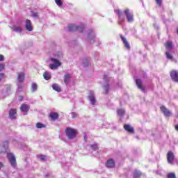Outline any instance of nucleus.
Here are the masks:
<instances>
[{
	"label": "nucleus",
	"mask_w": 178,
	"mask_h": 178,
	"mask_svg": "<svg viewBox=\"0 0 178 178\" xmlns=\"http://www.w3.org/2000/svg\"><path fill=\"white\" fill-rule=\"evenodd\" d=\"M115 13H117V15H118L119 19H120L121 22H124V18H122V11L120 10H117L115 11Z\"/></svg>",
	"instance_id": "obj_23"
},
{
	"label": "nucleus",
	"mask_w": 178,
	"mask_h": 178,
	"mask_svg": "<svg viewBox=\"0 0 178 178\" xmlns=\"http://www.w3.org/2000/svg\"><path fill=\"white\" fill-rule=\"evenodd\" d=\"M158 6H162V0H155Z\"/></svg>",
	"instance_id": "obj_37"
},
{
	"label": "nucleus",
	"mask_w": 178,
	"mask_h": 178,
	"mask_svg": "<svg viewBox=\"0 0 178 178\" xmlns=\"http://www.w3.org/2000/svg\"><path fill=\"white\" fill-rule=\"evenodd\" d=\"M38 158H40V159H41V161H45V159H47V156H45L44 155H39Z\"/></svg>",
	"instance_id": "obj_36"
},
{
	"label": "nucleus",
	"mask_w": 178,
	"mask_h": 178,
	"mask_svg": "<svg viewBox=\"0 0 178 178\" xmlns=\"http://www.w3.org/2000/svg\"><path fill=\"white\" fill-rule=\"evenodd\" d=\"M90 148L91 149H92V151L98 152V145L97 144L91 145Z\"/></svg>",
	"instance_id": "obj_29"
},
{
	"label": "nucleus",
	"mask_w": 178,
	"mask_h": 178,
	"mask_svg": "<svg viewBox=\"0 0 178 178\" xmlns=\"http://www.w3.org/2000/svg\"><path fill=\"white\" fill-rule=\"evenodd\" d=\"M21 89H22V87H20V86L18 85L17 92H19V91H20Z\"/></svg>",
	"instance_id": "obj_45"
},
{
	"label": "nucleus",
	"mask_w": 178,
	"mask_h": 178,
	"mask_svg": "<svg viewBox=\"0 0 178 178\" xmlns=\"http://www.w3.org/2000/svg\"><path fill=\"white\" fill-rule=\"evenodd\" d=\"M26 29L28 31H33V25L31 24V21L26 19Z\"/></svg>",
	"instance_id": "obj_14"
},
{
	"label": "nucleus",
	"mask_w": 178,
	"mask_h": 178,
	"mask_svg": "<svg viewBox=\"0 0 178 178\" xmlns=\"http://www.w3.org/2000/svg\"><path fill=\"white\" fill-rule=\"evenodd\" d=\"M5 67V65L3 64H0V72H2Z\"/></svg>",
	"instance_id": "obj_39"
},
{
	"label": "nucleus",
	"mask_w": 178,
	"mask_h": 178,
	"mask_svg": "<svg viewBox=\"0 0 178 178\" xmlns=\"http://www.w3.org/2000/svg\"><path fill=\"white\" fill-rule=\"evenodd\" d=\"M36 127L38 129H42L43 127H45V125L41 122H38L36 124Z\"/></svg>",
	"instance_id": "obj_31"
},
{
	"label": "nucleus",
	"mask_w": 178,
	"mask_h": 178,
	"mask_svg": "<svg viewBox=\"0 0 178 178\" xmlns=\"http://www.w3.org/2000/svg\"><path fill=\"white\" fill-rule=\"evenodd\" d=\"M13 31H15L16 33H22V22H17L13 26H10Z\"/></svg>",
	"instance_id": "obj_7"
},
{
	"label": "nucleus",
	"mask_w": 178,
	"mask_h": 178,
	"mask_svg": "<svg viewBox=\"0 0 178 178\" xmlns=\"http://www.w3.org/2000/svg\"><path fill=\"white\" fill-rule=\"evenodd\" d=\"M142 175H143V173H141L140 171H138L137 170H134V177L139 178V177H141Z\"/></svg>",
	"instance_id": "obj_17"
},
{
	"label": "nucleus",
	"mask_w": 178,
	"mask_h": 178,
	"mask_svg": "<svg viewBox=\"0 0 178 178\" xmlns=\"http://www.w3.org/2000/svg\"><path fill=\"white\" fill-rule=\"evenodd\" d=\"M165 55H166V58H168V59H170V60H172V59H173V56H172V54H169V52H165Z\"/></svg>",
	"instance_id": "obj_33"
},
{
	"label": "nucleus",
	"mask_w": 178,
	"mask_h": 178,
	"mask_svg": "<svg viewBox=\"0 0 178 178\" xmlns=\"http://www.w3.org/2000/svg\"><path fill=\"white\" fill-rule=\"evenodd\" d=\"M136 84L139 90H141L143 92H145V88L143 86V81H141V79H136Z\"/></svg>",
	"instance_id": "obj_11"
},
{
	"label": "nucleus",
	"mask_w": 178,
	"mask_h": 178,
	"mask_svg": "<svg viewBox=\"0 0 178 178\" xmlns=\"http://www.w3.org/2000/svg\"><path fill=\"white\" fill-rule=\"evenodd\" d=\"M108 79V75L105 74L104 76V80H106Z\"/></svg>",
	"instance_id": "obj_43"
},
{
	"label": "nucleus",
	"mask_w": 178,
	"mask_h": 178,
	"mask_svg": "<svg viewBox=\"0 0 178 178\" xmlns=\"http://www.w3.org/2000/svg\"><path fill=\"white\" fill-rule=\"evenodd\" d=\"M120 37L121 38V41H122L124 47L128 49L129 51H130L131 49V47H130V43H129V42L127 41V39H126V38H124V36H123V35H120Z\"/></svg>",
	"instance_id": "obj_10"
},
{
	"label": "nucleus",
	"mask_w": 178,
	"mask_h": 178,
	"mask_svg": "<svg viewBox=\"0 0 178 178\" xmlns=\"http://www.w3.org/2000/svg\"><path fill=\"white\" fill-rule=\"evenodd\" d=\"M66 136L70 138V140L74 138L76 136H77V131L74 129L72 128H67L65 130Z\"/></svg>",
	"instance_id": "obj_1"
},
{
	"label": "nucleus",
	"mask_w": 178,
	"mask_h": 178,
	"mask_svg": "<svg viewBox=\"0 0 178 178\" xmlns=\"http://www.w3.org/2000/svg\"><path fill=\"white\" fill-rule=\"evenodd\" d=\"M160 109L165 118H170V116H172V111L168 109L166 106L162 105L160 106Z\"/></svg>",
	"instance_id": "obj_4"
},
{
	"label": "nucleus",
	"mask_w": 178,
	"mask_h": 178,
	"mask_svg": "<svg viewBox=\"0 0 178 178\" xmlns=\"http://www.w3.org/2000/svg\"><path fill=\"white\" fill-rule=\"evenodd\" d=\"M106 166L108 168H115V161H113V159H108L106 163Z\"/></svg>",
	"instance_id": "obj_13"
},
{
	"label": "nucleus",
	"mask_w": 178,
	"mask_h": 178,
	"mask_svg": "<svg viewBox=\"0 0 178 178\" xmlns=\"http://www.w3.org/2000/svg\"><path fill=\"white\" fill-rule=\"evenodd\" d=\"M68 31H76L78 30L80 33H83L84 30V26H77L75 24H70L67 26Z\"/></svg>",
	"instance_id": "obj_2"
},
{
	"label": "nucleus",
	"mask_w": 178,
	"mask_h": 178,
	"mask_svg": "<svg viewBox=\"0 0 178 178\" xmlns=\"http://www.w3.org/2000/svg\"><path fill=\"white\" fill-rule=\"evenodd\" d=\"M29 109H30V107L29 106V105L22 104L21 106V111L24 113H26V112H29Z\"/></svg>",
	"instance_id": "obj_16"
},
{
	"label": "nucleus",
	"mask_w": 178,
	"mask_h": 178,
	"mask_svg": "<svg viewBox=\"0 0 178 178\" xmlns=\"http://www.w3.org/2000/svg\"><path fill=\"white\" fill-rule=\"evenodd\" d=\"M24 80V72H21L18 74V81L22 83Z\"/></svg>",
	"instance_id": "obj_18"
},
{
	"label": "nucleus",
	"mask_w": 178,
	"mask_h": 178,
	"mask_svg": "<svg viewBox=\"0 0 178 178\" xmlns=\"http://www.w3.org/2000/svg\"><path fill=\"white\" fill-rule=\"evenodd\" d=\"M3 167V164H2L1 162H0V169Z\"/></svg>",
	"instance_id": "obj_47"
},
{
	"label": "nucleus",
	"mask_w": 178,
	"mask_h": 178,
	"mask_svg": "<svg viewBox=\"0 0 178 178\" xmlns=\"http://www.w3.org/2000/svg\"><path fill=\"white\" fill-rule=\"evenodd\" d=\"M33 17H37V13L34 14V15H33Z\"/></svg>",
	"instance_id": "obj_50"
},
{
	"label": "nucleus",
	"mask_w": 178,
	"mask_h": 178,
	"mask_svg": "<svg viewBox=\"0 0 178 178\" xmlns=\"http://www.w3.org/2000/svg\"><path fill=\"white\" fill-rule=\"evenodd\" d=\"M57 58H62V54L57 55Z\"/></svg>",
	"instance_id": "obj_46"
},
{
	"label": "nucleus",
	"mask_w": 178,
	"mask_h": 178,
	"mask_svg": "<svg viewBox=\"0 0 178 178\" xmlns=\"http://www.w3.org/2000/svg\"><path fill=\"white\" fill-rule=\"evenodd\" d=\"M90 100L92 105H95V104H97V100L95 99V97L93 95L90 96Z\"/></svg>",
	"instance_id": "obj_24"
},
{
	"label": "nucleus",
	"mask_w": 178,
	"mask_h": 178,
	"mask_svg": "<svg viewBox=\"0 0 178 178\" xmlns=\"http://www.w3.org/2000/svg\"><path fill=\"white\" fill-rule=\"evenodd\" d=\"M38 88V86L36 85L35 83H33L31 85V90L34 92L35 91L37 90Z\"/></svg>",
	"instance_id": "obj_27"
},
{
	"label": "nucleus",
	"mask_w": 178,
	"mask_h": 178,
	"mask_svg": "<svg viewBox=\"0 0 178 178\" xmlns=\"http://www.w3.org/2000/svg\"><path fill=\"white\" fill-rule=\"evenodd\" d=\"M71 115L72 118H76L77 116V114L74 112H72Z\"/></svg>",
	"instance_id": "obj_40"
},
{
	"label": "nucleus",
	"mask_w": 178,
	"mask_h": 178,
	"mask_svg": "<svg viewBox=\"0 0 178 178\" xmlns=\"http://www.w3.org/2000/svg\"><path fill=\"white\" fill-rule=\"evenodd\" d=\"M167 161L168 163H173V161H175V154L172 151H168L167 153Z\"/></svg>",
	"instance_id": "obj_8"
},
{
	"label": "nucleus",
	"mask_w": 178,
	"mask_h": 178,
	"mask_svg": "<svg viewBox=\"0 0 178 178\" xmlns=\"http://www.w3.org/2000/svg\"><path fill=\"white\" fill-rule=\"evenodd\" d=\"M84 140H85V141H87V136L86 135H84Z\"/></svg>",
	"instance_id": "obj_48"
},
{
	"label": "nucleus",
	"mask_w": 178,
	"mask_h": 178,
	"mask_svg": "<svg viewBox=\"0 0 178 178\" xmlns=\"http://www.w3.org/2000/svg\"><path fill=\"white\" fill-rule=\"evenodd\" d=\"M164 45L166 49H172V48L173 47L172 42H166Z\"/></svg>",
	"instance_id": "obj_25"
},
{
	"label": "nucleus",
	"mask_w": 178,
	"mask_h": 178,
	"mask_svg": "<svg viewBox=\"0 0 178 178\" xmlns=\"http://www.w3.org/2000/svg\"><path fill=\"white\" fill-rule=\"evenodd\" d=\"M82 65L83 66V67L88 66V59L87 58L83 59L82 62Z\"/></svg>",
	"instance_id": "obj_30"
},
{
	"label": "nucleus",
	"mask_w": 178,
	"mask_h": 178,
	"mask_svg": "<svg viewBox=\"0 0 178 178\" xmlns=\"http://www.w3.org/2000/svg\"><path fill=\"white\" fill-rule=\"evenodd\" d=\"M167 178H176V175L173 172L168 173L167 175Z\"/></svg>",
	"instance_id": "obj_32"
},
{
	"label": "nucleus",
	"mask_w": 178,
	"mask_h": 178,
	"mask_svg": "<svg viewBox=\"0 0 178 178\" xmlns=\"http://www.w3.org/2000/svg\"><path fill=\"white\" fill-rule=\"evenodd\" d=\"M117 113H118V116H124V113H125L124 109H123V108L118 109Z\"/></svg>",
	"instance_id": "obj_21"
},
{
	"label": "nucleus",
	"mask_w": 178,
	"mask_h": 178,
	"mask_svg": "<svg viewBox=\"0 0 178 178\" xmlns=\"http://www.w3.org/2000/svg\"><path fill=\"white\" fill-rule=\"evenodd\" d=\"M7 158L8 159L11 166H13V168H16V157L15 155L12 153H8Z\"/></svg>",
	"instance_id": "obj_3"
},
{
	"label": "nucleus",
	"mask_w": 178,
	"mask_h": 178,
	"mask_svg": "<svg viewBox=\"0 0 178 178\" xmlns=\"http://www.w3.org/2000/svg\"><path fill=\"white\" fill-rule=\"evenodd\" d=\"M170 76L172 80L175 81V83H178V72L177 71L172 70L170 72Z\"/></svg>",
	"instance_id": "obj_9"
},
{
	"label": "nucleus",
	"mask_w": 178,
	"mask_h": 178,
	"mask_svg": "<svg viewBox=\"0 0 178 178\" xmlns=\"http://www.w3.org/2000/svg\"><path fill=\"white\" fill-rule=\"evenodd\" d=\"M4 57L3 55L0 54V62H2V60H3Z\"/></svg>",
	"instance_id": "obj_41"
},
{
	"label": "nucleus",
	"mask_w": 178,
	"mask_h": 178,
	"mask_svg": "<svg viewBox=\"0 0 178 178\" xmlns=\"http://www.w3.org/2000/svg\"><path fill=\"white\" fill-rule=\"evenodd\" d=\"M124 129L128 133H130L131 134H134V128H133V127L130 126V124H124Z\"/></svg>",
	"instance_id": "obj_12"
},
{
	"label": "nucleus",
	"mask_w": 178,
	"mask_h": 178,
	"mask_svg": "<svg viewBox=\"0 0 178 178\" xmlns=\"http://www.w3.org/2000/svg\"><path fill=\"white\" fill-rule=\"evenodd\" d=\"M104 91H105V94H108V92H109V85H106L104 86Z\"/></svg>",
	"instance_id": "obj_34"
},
{
	"label": "nucleus",
	"mask_w": 178,
	"mask_h": 178,
	"mask_svg": "<svg viewBox=\"0 0 178 178\" xmlns=\"http://www.w3.org/2000/svg\"><path fill=\"white\" fill-rule=\"evenodd\" d=\"M70 77H71L70 74H67L65 75L64 82L66 84H69V82L70 81Z\"/></svg>",
	"instance_id": "obj_20"
},
{
	"label": "nucleus",
	"mask_w": 178,
	"mask_h": 178,
	"mask_svg": "<svg viewBox=\"0 0 178 178\" xmlns=\"http://www.w3.org/2000/svg\"><path fill=\"white\" fill-rule=\"evenodd\" d=\"M16 109L13 108L10 111V119H16Z\"/></svg>",
	"instance_id": "obj_15"
},
{
	"label": "nucleus",
	"mask_w": 178,
	"mask_h": 178,
	"mask_svg": "<svg viewBox=\"0 0 178 178\" xmlns=\"http://www.w3.org/2000/svg\"><path fill=\"white\" fill-rule=\"evenodd\" d=\"M90 44H94V42H95V36H93L92 38H90Z\"/></svg>",
	"instance_id": "obj_38"
},
{
	"label": "nucleus",
	"mask_w": 178,
	"mask_h": 178,
	"mask_svg": "<svg viewBox=\"0 0 178 178\" xmlns=\"http://www.w3.org/2000/svg\"><path fill=\"white\" fill-rule=\"evenodd\" d=\"M55 2L58 6H62L63 3L61 0H55Z\"/></svg>",
	"instance_id": "obj_35"
},
{
	"label": "nucleus",
	"mask_w": 178,
	"mask_h": 178,
	"mask_svg": "<svg viewBox=\"0 0 178 178\" xmlns=\"http://www.w3.org/2000/svg\"><path fill=\"white\" fill-rule=\"evenodd\" d=\"M3 77H5V75H3V74H0V80H2Z\"/></svg>",
	"instance_id": "obj_42"
},
{
	"label": "nucleus",
	"mask_w": 178,
	"mask_h": 178,
	"mask_svg": "<svg viewBox=\"0 0 178 178\" xmlns=\"http://www.w3.org/2000/svg\"><path fill=\"white\" fill-rule=\"evenodd\" d=\"M49 118H51V119H52V120H55L58 119V118H59V115H58L57 113H51L49 114Z\"/></svg>",
	"instance_id": "obj_19"
},
{
	"label": "nucleus",
	"mask_w": 178,
	"mask_h": 178,
	"mask_svg": "<svg viewBox=\"0 0 178 178\" xmlns=\"http://www.w3.org/2000/svg\"><path fill=\"white\" fill-rule=\"evenodd\" d=\"M19 101H23V97L22 96L19 97Z\"/></svg>",
	"instance_id": "obj_49"
},
{
	"label": "nucleus",
	"mask_w": 178,
	"mask_h": 178,
	"mask_svg": "<svg viewBox=\"0 0 178 178\" xmlns=\"http://www.w3.org/2000/svg\"><path fill=\"white\" fill-rule=\"evenodd\" d=\"M43 76L45 80H49V79H51V73L49 72H45Z\"/></svg>",
	"instance_id": "obj_26"
},
{
	"label": "nucleus",
	"mask_w": 178,
	"mask_h": 178,
	"mask_svg": "<svg viewBox=\"0 0 178 178\" xmlns=\"http://www.w3.org/2000/svg\"><path fill=\"white\" fill-rule=\"evenodd\" d=\"M8 142L7 141L4 142L3 150L1 151V152H6V150L8 149Z\"/></svg>",
	"instance_id": "obj_28"
},
{
	"label": "nucleus",
	"mask_w": 178,
	"mask_h": 178,
	"mask_svg": "<svg viewBox=\"0 0 178 178\" xmlns=\"http://www.w3.org/2000/svg\"><path fill=\"white\" fill-rule=\"evenodd\" d=\"M52 88L55 91H57L58 92H60V86L56 83L53 84Z\"/></svg>",
	"instance_id": "obj_22"
},
{
	"label": "nucleus",
	"mask_w": 178,
	"mask_h": 178,
	"mask_svg": "<svg viewBox=\"0 0 178 178\" xmlns=\"http://www.w3.org/2000/svg\"><path fill=\"white\" fill-rule=\"evenodd\" d=\"M51 61L53 62V64H50L49 65V67L51 70L58 69V67H59V66H60V65H62L59 62V60L58 59H56V58H51Z\"/></svg>",
	"instance_id": "obj_5"
},
{
	"label": "nucleus",
	"mask_w": 178,
	"mask_h": 178,
	"mask_svg": "<svg viewBox=\"0 0 178 178\" xmlns=\"http://www.w3.org/2000/svg\"><path fill=\"white\" fill-rule=\"evenodd\" d=\"M175 129L177 131H178V124L175 126Z\"/></svg>",
	"instance_id": "obj_44"
},
{
	"label": "nucleus",
	"mask_w": 178,
	"mask_h": 178,
	"mask_svg": "<svg viewBox=\"0 0 178 178\" xmlns=\"http://www.w3.org/2000/svg\"><path fill=\"white\" fill-rule=\"evenodd\" d=\"M124 13L127 19V22L129 23H131L134 22V19L133 18V15L131 13H130V10L129 8H127L124 10Z\"/></svg>",
	"instance_id": "obj_6"
}]
</instances>
